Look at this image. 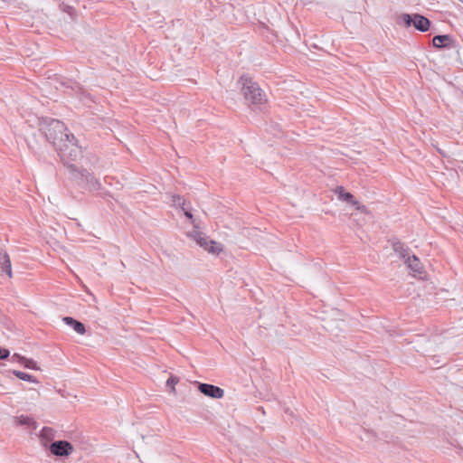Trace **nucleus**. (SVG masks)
<instances>
[{
    "label": "nucleus",
    "instance_id": "nucleus-1",
    "mask_svg": "<svg viewBox=\"0 0 463 463\" xmlns=\"http://www.w3.org/2000/svg\"><path fill=\"white\" fill-rule=\"evenodd\" d=\"M39 129L55 149L71 135L63 122L52 118L39 119Z\"/></svg>",
    "mask_w": 463,
    "mask_h": 463
},
{
    "label": "nucleus",
    "instance_id": "nucleus-2",
    "mask_svg": "<svg viewBox=\"0 0 463 463\" xmlns=\"http://www.w3.org/2000/svg\"><path fill=\"white\" fill-rule=\"evenodd\" d=\"M61 159L67 165H72V162H76L82 156L81 146L78 144V140L73 134H71L64 141L56 148Z\"/></svg>",
    "mask_w": 463,
    "mask_h": 463
},
{
    "label": "nucleus",
    "instance_id": "nucleus-3",
    "mask_svg": "<svg viewBox=\"0 0 463 463\" xmlns=\"http://www.w3.org/2000/svg\"><path fill=\"white\" fill-rule=\"evenodd\" d=\"M240 82L242 85L241 92L248 103L257 107L266 103V95L257 82L245 75L241 77Z\"/></svg>",
    "mask_w": 463,
    "mask_h": 463
},
{
    "label": "nucleus",
    "instance_id": "nucleus-4",
    "mask_svg": "<svg viewBox=\"0 0 463 463\" xmlns=\"http://www.w3.org/2000/svg\"><path fill=\"white\" fill-rule=\"evenodd\" d=\"M69 174L71 178L80 184H84L90 191H99L101 188L99 180L86 169L79 168L75 165H69Z\"/></svg>",
    "mask_w": 463,
    "mask_h": 463
},
{
    "label": "nucleus",
    "instance_id": "nucleus-5",
    "mask_svg": "<svg viewBox=\"0 0 463 463\" xmlns=\"http://www.w3.org/2000/svg\"><path fill=\"white\" fill-rule=\"evenodd\" d=\"M402 19L406 26L413 25L420 32H427L430 26V21L418 14L413 15L403 14Z\"/></svg>",
    "mask_w": 463,
    "mask_h": 463
},
{
    "label": "nucleus",
    "instance_id": "nucleus-6",
    "mask_svg": "<svg viewBox=\"0 0 463 463\" xmlns=\"http://www.w3.org/2000/svg\"><path fill=\"white\" fill-rule=\"evenodd\" d=\"M192 237L194 239L197 244L200 245V247L203 248L210 253L218 254L222 250L220 243L210 240L202 232H194L192 234Z\"/></svg>",
    "mask_w": 463,
    "mask_h": 463
},
{
    "label": "nucleus",
    "instance_id": "nucleus-7",
    "mask_svg": "<svg viewBox=\"0 0 463 463\" xmlns=\"http://www.w3.org/2000/svg\"><path fill=\"white\" fill-rule=\"evenodd\" d=\"M50 451L58 457H67L73 452V447L67 440H57L50 445Z\"/></svg>",
    "mask_w": 463,
    "mask_h": 463
},
{
    "label": "nucleus",
    "instance_id": "nucleus-8",
    "mask_svg": "<svg viewBox=\"0 0 463 463\" xmlns=\"http://www.w3.org/2000/svg\"><path fill=\"white\" fill-rule=\"evenodd\" d=\"M198 390L205 396L214 399H222L224 396V391L222 388L209 383H199Z\"/></svg>",
    "mask_w": 463,
    "mask_h": 463
},
{
    "label": "nucleus",
    "instance_id": "nucleus-9",
    "mask_svg": "<svg viewBox=\"0 0 463 463\" xmlns=\"http://www.w3.org/2000/svg\"><path fill=\"white\" fill-rule=\"evenodd\" d=\"M432 43L435 48L442 49L450 47L453 40L449 34L436 35L434 36Z\"/></svg>",
    "mask_w": 463,
    "mask_h": 463
},
{
    "label": "nucleus",
    "instance_id": "nucleus-10",
    "mask_svg": "<svg viewBox=\"0 0 463 463\" xmlns=\"http://www.w3.org/2000/svg\"><path fill=\"white\" fill-rule=\"evenodd\" d=\"M0 271L5 272L9 278H12L11 260L8 254L0 250Z\"/></svg>",
    "mask_w": 463,
    "mask_h": 463
},
{
    "label": "nucleus",
    "instance_id": "nucleus-11",
    "mask_svg": "<svg viewBox=\"0 0 463 463\" xmlns=\"http://www.w3.org/2000/svg\"><path fill=\"white\" fill-rule=\"evenodd\" d=\"M335 194L338 196V199L344 202H346L352 205L358 204V202L354 200V195L348 192H345L343 186H338L335 189Z\"/></svg>",
    "mask_w": 463,
    "mask_h": 463
},
{
    "label": "nucleus",
    "instance_id": "nucleus-12",
    "mask_svg": "<svg viewBox=\"0 0 463 463\" xmlns=\"http://www.w3.org/2000/svg\"><path fill=\"white\" fill-rule=\"evenodd\" d=\"M405 264L413 272H415L419 275L422 273L421 263H420V260L415 255L408 256V258L405 260Z\"/></svg>",
    "mask_w": 463,
    "mask_h": 463
},
{
    "label": "nucleus",
    "instance_id": "nucleus-13",
    "mask_svg": "<svg viewBox=\"0 0 463 463\" xmlns=\"http://www.w3.org/2000/svg\"><path fill=\"white\" fill-rule=\"evenodd\" d=\"M63 322L68 325V326H71L73 327V329L80 335H84L85 332H86V329H85V326L80 322V321H77L75 320L74 318L71 317H64L62 318Z\"/></svg>",
    "mask_w": 463,
    "mask_h": 463
},
{
    "label": "nucleus",
    "instance_id": "nucleus-14",
    "mask_svg": "<svg viewBox=\"0 0 463 463\" xmlns=\"http://www.w3.org/2000/svg\"><path fill=\"white\" fill-rule=\"evenodd\" d=\"M18 360L20 363H22L24 367L28 368V369H33V370H38L39 367L37 366V364L35 361H33V359H29V358H25L24 356H21L17 354H14L13 356H12V360Z\"/></svg>",
    "mask_w": 463,
    "mask_h": 463
},
{
    "label": "nucleus",
    "instance_id": "nucleus-15",
    "mask_svg": "<svg viewBox=\"0 0 463 463\" xmlns=\"http://www.w3.org/2000/svg\"><path fill=\"white\" fill-rule=\"evenodd\" d=\"M393 250L400 255L401 258L406 260L409 255V249L401 241L392 242Z\"/></svg>",
    "mask_w": 463,
    "mask_h": 463
},
{
    "label": "nucleus",
    "instance_id": "nucleus-16",
    "mask_svg": "<svg viewBox=\"0 0 463 463\" xmlns=\"http://www.w3.org/2000/svg\"><path fill=\"white\" fill-rule=\"evenodd\" d=\"M13 373L19 378L20 380L30 382V383H37V380L31 374H28L26 373L14 370Z\"/></svg>",
    "mask_w": 463,
    "mask_h": 463
},
{
    "label": "nucleus",
    "instance_id": "nucleus-17",
    "mask_svg": "<svg viewBox=\"0 0 463 463\" xmlns=\"http://www.w3.org/2000/svg\"><path fill=\"white\" fill-rule=\"evenodd\" d=\"M169 197L171 198V202L174 206H182L184 205V200L178 194H169Z\"/></svg>",
    "mask_w": 463,
    "mask_h": 463
},
{
    "label": "nucleus",
    "instance_id": "nucleus-18",
    "mask_svg": "<svg viewBox=\"0 0 463 463\" xmlns=\"http://www.w3.org/2000/svg\"><path fill=\"white\" fill-rule=\"evenodd\" d=\"M179 382V379L176 376H170L166 381V385L172 388V392H175V385Z\"/></svg>",
    "mask_w": 463,
    "mask_h": 463
},
{
    "label": "nucleus",
    "instance_id": "nucleus-19",
    "mask_svg": "<svg viewBox=\"0 0 463 463\" xmlns=\"http://www.w3.org/2000/svg\"><path fill=\"white\" fill-rule=\"evenodd\" d=\"M19 421L22 425H30L33 422V419L28 416H21Z\"/></svg>",
    "mask_w": 463,
    "mask_h": 463
},
{
    "label": "nucleus",
    "instance_id": "nucleus-20",
    "mask_svg": "<svg viewBox=\"0 0 463 463\" xmlns=\"http://www.w3.org/2000/svg\"><path fill=\"white\" fill-rule=\"evenodd\" d=\"M10 354L9 350L0 347V359H6Z\"/></svg>",
    "mask_w": 463,
    "mask_h": 463
},
{
    "label": "nucleus",
    "instance_id": "nucleus-21",
    "mask_svg": "<svg viewBox=\"0 0 463 463\" xmlns=\"http://www.w3.org/2000/svg\"><path fill=\"white\" fill-rule=\"evenodd\" d=\"M52 430L51 428L44 427L42 430V435L43 437H48L49 435H52Z\"/></svg>",
    "mask_w": 463,
    "mask_h": 463
},
{
    "label": "nucleus",
    "instance_id": "nucleus-22",
    "mask_svg": "<svg viewBox=\"0 0 463 463\" xmlns=\"http://www.w3.org/2000/svg\"><path fill=\"white\" fill-rule=\"evenodd\" d=\"M356 206V209L361 211V213H367V208L364 206V205H361L359 203L358 204L355 205Z\"/></svg>",
    "mask_w": 463,
    "mask_h": 463
},
{
    "label": "nucleus",
    "instance_id": "nucleus-23",
    "mask_svg": "<svg viewBox=\"0 0 463 463\" xmlns=\"http://www.w3.org/2000/svg\"><path fill=\"white\" fill-rule=\"evenodd\" d=\"M182 209H183V211H184V215H185L188 219L193 220V214H192V213H191L189 210H185V209H184V207H183V206H182Z\"/></svg>",
    "mask_w": 463,
    "mask_h": 463
}]
</instances>
